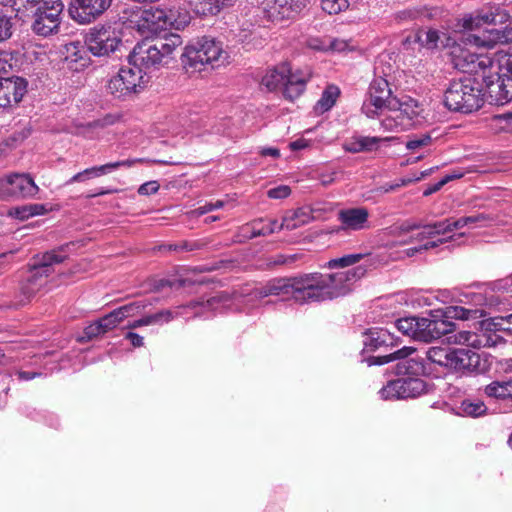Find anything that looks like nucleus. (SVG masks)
Returning <instances> with one entry per match:
<instances>
[{
    "label": "nucleus",
    "instance_id": "1",
    "mask_svg": "<svg viewBox=\"0 0 512 512\" xmlns=\"http://www.w3.org/2000/svg\"><path fill=\"white\" fill-rule=\"evenodd\" d=\"M365 273L362 267L335 273H301L294 276V302L304 305L347 295L351 285Z\"/></svg>",
    "mask_w": 512,
    "mask_h": 512
},
{
    "label": "nucleus",
    "instance_id": "2",
    "mask_svg": "<svg viewBox=\"0 0 512 512\" xmlns=\"http://www.w3.org/2000/svg\"><path fill=\"white\" fill-rule=\"evenodd\" d=\"M64 246L37 254L28 264L27 275L19 284V292L22 296L20 303L30 301L46 284L48 277L54 272L53 265L63 263L67 259L64 254Z\"/></svg>",
    "mask_w": 512,
    "mask_h": 512
},
{
    "label": "nucleus",
    "instance_id": "3",
    "mask_svg": "<svg viewBox=\"0 0 512 512\" xmlns=\"http://www.w3.org/2000/svg\"><path fill=\"white\" fill-rule=\"evenodd\" d=\"M484 94L476 78L453 80L445 91L444 104L450 111L472 113L484 104Z\"/></svg>",
    "mask_w": 512,
    "mask_h": 512
},
{
    "label": "nucleus",
    "instance_id": "4",
    "mask_svg": "<svg viewBox=\"0 0 512 512\" xmlns=\"http://www.w3.org/2000/svg\"><path fill=\"white\" fill-rule=\"evenodd\" d=\"M493 59V68L486 80L487 92L496 105L512 101V53L498 51Z\"/></svg>",
    "mask_w": 512,
    "mask_h": 512
},
{
    "label": "nucleus",
    "instance_id": "5",
    "mask_svg": "<svg viewBox=\"0 0 512 512\" xmlns=\"http://www.w3.org/2000/svg\"><path fill=\"white\" fill-rule=\"evenodd\" d=\"M223 55H226V52L221 44L213 38L204 36L185 48L181 62L185 71L193 74L200 72L205 65L219 67L224 63Z\"/></svg>",
    "mask_w": 512,
    "mask_h": 512
},
{
    "label": "nucleus",
    "instance_id": "6",
    "mask_svg": "<svg viewBox=\"0 0 512 512\" xmlns=\"http://www.w3.org/2000/svg\"><path fill=\"white\" fill-rule=\"evenodd\" d=\"M388 115L381 120V126L387 131H401L410 128L414 120L423 112L422 105L409 96L389 101Z\"/></svg>",
    "mask_w": 512,
    "mask_h": 512
},
{
    "label": "nucleus",
    "instance_id": "7",
    "mask_svg": "<svg viewBox=\"0 0 512 512\" xmlns=\"http://www.w3.org/2000/svg\"><path fill=\"white\" fill-rule=\"evenodd\" d=\"M421 333H419V341L431 342L437 340L442 336L448 335V341H453L458 344L475 345L476 334L470 331L456 332V324L448 319H429L422 318L420 324Z\"/></svg>",
    "mask_w": 512,
    "mask_h": 512
},
{
    "label": "nucleus",
    "instance_id": "8",
    "mask_svg": "<svg viewBox=\"0 0 512 512\" xmlns=\"http://www.w3.org/2000/svg\"><path fill=\"white\" fill-rule=\"evenodd\" d=\"M451 61L455 69L471 75H478L486 84L488 72L493 68V59L487 54H477L462 47H454Z\"/></svg>",
    "mask_w": 512,
    "mask_h": 512
},
{
    "label": "nucleus",
    "instance_id": "9",
    "mask_svg": "<svg viewBox=\"0 0 512 512\" xmlns=\"http://www.w3.org/2000/svg\"><path fill=\"white\" fill-rule=\"evenodd\" d=\"M64 5L61 0H42L33 10V31L42 36L56 32L60 25V16Z\"/></svg>",
    "mask_w": 512,
    "mask_h": 512
},
{
    "label": "nucleus",
    "instance_id": "10",
    "mask_svg": "<svg viewBox=\"0 0 512 512\" xmlns=\"http://www.w3.org/2000/svg\"><path fill=\"white\" fill-rule=\"evenodd\" d=\"M143 73L141 68L122 67L107 83V90L117 98H126L138 93L142 88Z\"/></svg>",
    "mask_w": 512,
    "mask_h": 512
},
{
    "label": "nucleus",
    "instance_id": "11",
    "mask_svg": "<svg viewBox=\"0 0 512 512\" xmlns=\"http://www.w3.org/2000/svg\"><path fill=\"white\" fill-rule=\"evenodd\" d=\"M426 390V383L420 378L404 377L389 381L380 391L383 399L415 398Z\"/></svg>",
    "mask_w": 512,
    "mask_h": 512
},
{
    "label": "nucleus",
    "instance_id": "12",
    "mask_svg": "<svg viewBox=\"0 0 512 512\" xmlns=\"http://www.w3.org/2000/svg\"><path fill=\"white\" fill-rule=\"evenodd\" d=\"M395 98L387 79L375 77L369 86L368 103H365L362 109L368 117H374L378 110L387 109L388 111L389 101Z\"/></svg>",
    "mask_w": 512,
    "mask_h": 512
},
{
    "label": "nucleus",
    "instance_id": "13",
    "mask_svg": "<svg viewBox=\"0 0 512 512\" xmlns=\"http://www.w3.org/2000/svg\"><path fill=\"white\" fill-rule=\"evenodd\" d=\"M121 40L114 30L100 27L92 28L85 38V44L95 56H105L114 52Z\"/></svg>",
    "mask_w": 512,
    "mask_h": 512
},
{
    "label": "nucleus",
    "instance_id": "14",
    "mask_svg": "<svg viewBox=\"0 0 512 512\" xmlns=\"http://www.w3.org/2000/svg\"><path fill=\"white\" fill-rule=\"evenodd\" d=\"M111 3L112 0H72L69 14L79 24H89L100 17Z\"/></svg>",
    "mask_w": 512,
    "mask_h": 512
},
{
    "label": "nucleus",
    "instance_id": "15",
    "mask_svg": "<svg viewBox=\"0 0 512 512\" xmlns=\"http://www.w3.org/2000/svg\"><path fill=\"white\" fill-rule=\"evenodd\" d=\"M37 192V185L25 174H13L0 180V193L3 197L26 198Z\"/></svg>",
    "mask_w": 512,
    "mask_h": 512
},
{
    "label": "nucleus",
    "instance_id": "16",
    "mask_svg": "<svg viewBox=\"0 0 512 512\" xmlns=\"http://www.w3.org/2000/svg\"><path fill=\"white\" fill-rule=\"evenodd\" d=\"M164 62L155 42L145 40L138 43L129 55V65L136 66L143 70L158 68Z\"/></svg>",
    "mask_w": 512,
    "mask_h": 512
},
{
    "label": "nucleus",
    "instance_id": "17",
    "mask_svg": "<svg viewBox=\"0 0 512 512\" xmlns=\"http://www.w3.org/2000/svg\"><path fill=\"white\" fill-rule=\"evenodd\" d=\"M448 369L462 374L479 372L482 370L480 355L468 348H452Z\"/></svg>",
    "mask_w": 512,
    "mask_h": 512
},
{
    "label": "nucleus",
    "instance_id": "18",
    "mask_svg": "<svg viewBox=\"0 0 512 512\" xmlns=\"http://www.w3.org/2000/svg\"><path fill=\"white\" fill-rule=\"evenodd\" d=\"M27 92V81L22 77L0 79V107L18 104Z\"/></svg>",
    "mask_w": 512,
    "mask_h": 512
},
{
    "label": "nucleus",
    "instance_id": "19",
    "mask_svg": "<svg viewBox=\"0 0 512 512\" xmlns=\"http://www.w3.org/2000/svg\"><path fill=\"white\" fill-rule=\"evenodd\" d=\"M294 276L277 277L267 281L263 286L256 290V295L260 298L268 296H281L284 299L294 301Z\"/></svg>",
    "mask_w": 512,
    "mask_h": 512
},
{
    "label": "nucleus",
    "instance_id": "20",
    "mask_svg": "<svg viewBox=\"0 0 512 512\" xmlns=\"http://www.w3.org/2000/svg\"><path fill=\"white\" fill-rule=\"evenodd\" d=\"M369 212L364 207L342 209L338 212V220L343 230H362L367 226Z\"/></svg>",
    "mask_w": 512,
    "mask_h": 512
},
{
    "label": "nucleus",
    "instance_id": "21",
    "mask_svg": "<svg viewBox=\"0 0 512 512\" xmlns=\"http://www.w3.org/2000/svg\"><path fill=\"white\" fill-rule=\"evenodd\" d=\"M311 77L310 73L301 71L290 72L284 82L283 96L285 99L294 101L299 98L306 89V84Z\"/></svg>",
    "mask_w": 512,
    "mask_h": 512
},
{
    "label": "nucleus",
    "instance_id": "22",
    "mask_svg": "<svg viewBox=\"0 0 512 512\" xmlns=\"http://www.w3.org/2000/svg\"><path fill=\"white\" fill-rule=\"evenodd\" d=\"M290 72V64L288 62H282L265 73L262 77L261 84L269 91H274L284 84Z\"/></svg>",
    "mask_w": 512,
    "mask_h": 512
},
{
    "label": "nucleus",
    "instance_id": "23",
    "mask_svg": "<svg viewBox=\"0 0 512 512\" xmlns=\"http://www.w3.org/2000/svg\"><path fill=\"white\" fill-rule=\"evenodd\" d=\"M174 315L171 310L165 309L158 311L154 314L145 315L140 319L134 320L127 324L128 329H136L142 326L149 325H161L163 323H168L173 320Z\"/></svg>",
    "mask_w": 512,
    "mask_h": 512
},
{
    "label": "nucleus",
    "instance_id": "24",
    "mask_svg": "<svg viewBox=\"0 0 512 512\" xmlns=\"http://www.w3.org/2000/svg\"><path fill=\"white\" fill-rule=\"evenodd\" d=\"M313 219L312 210L309 207H301L283 217V225L287 230H294L308 224Z\"/></svg>",
    "mask_w": 512,
    "mask_h": 512
},
{
    "label": "nucleus",
    "instance_id": "25",
    "mask_svg": "<svg viewBox=\"0 0 512 512\" xmlns=\"http://www.w3.org/2000/svg\"><path fill=\"white\" fill-rule=\"evenodd\" d=\"M484 394L497 400L512 399V379L491 382L484 387Z\"/></svg>",
    "mask_w": 512,
    "mask_h": 512
},
{
    "label": "nucleus",
    "instance_id": "26",
    "mask_svg": "<svg viewBox=\"0 0 512 512\" xmlns=\"http://www.w3.org/2000/svg\"><path fill=\"white\" fill-rule=\"evenodd\" d=\"M227 0H190L193 11L200 16L218 14L225 6Z\"/></svg>",
    "mask_w": 512,
    "mask_h": 512
},
{
    "label": "nucleus",
    "instance_id": "27",
    "mask_svg": "<svg viewBox=\"0 0 512 512\" xmlns=\"http://www.w3.org/2000/svg\"><path fill=\"white\" fill-rule=\"evenodd\" d=\"M389 137H369L360 136L355 138L350 144L346 146V149L353 153L372 151L377 148L380 142L389 141Z\"/></svg>",
    "mask_w": 512,
    "mask_h": 512
},
{
    "label": "nucleus",
    "instance_id": "28",
    "mask_svg": "<svg viewBox=\"0 0 512 512\" xmlns=\"http://www.w3.org/2000/svg\"><path fill=\"white\" fill-rule=\"evenodd\" d=\"M420 324H422V318L417 317H405L395 322V326L399 332L418 341L419 333H421Z\"/></svg>",
    "mask_w": 512,
    "mask_h": 512
},
{
    "label": "nucleus",
    "instance_id": "29",
    "mask_svg": "<svg viewBox=\"0 0 512 512\" xmlns=\"http://www.w3.org/2000/svg\"><path fill=\"white\" fill-rule=\"evenodd\" d=\"M241 230L247 239L273 234V229L266 228V222L264 219H257L251 223L245 224L242 226Z\"/></svg>",
    "mask_w": 512,
    "mask_h": 512
},
{
    "label": "nucleus",
    "instance_id": "30",
    "mask_svg": "<svg viewBox=\"0 0 512 512\" xmlns=\"http://www.w3.org/2000/svg\"><path fill=\"white\" fill-rule=\"evenodd\" d=\"M155 44L161 54L164 64H167L173 52L181 44V41L178 35H171L165 40H157Z\"/></svg>",
    "mask_w": 512,
    "mask_h": 512
},
{
    "label": "nucleus",
    "instance_id": "31",
    "mask_svg": "<svg viewBox=\"0 0 512 512\" xmlns=\"http://www.w3.org/2000/svg\"><path fill=\"white\" fill-rule=\"evenodd\" d=\"M106 174H108L106 164H103L100 166H93L90 168H86L81 172L76 173L68 180L67 183L73 184L76 182H85L92 178L100 177V176L106 175Z\"/></svg>",
    "mask_w": 512,
    "mask_h": 512
},
{
    "label": "nucleus",
    "instance_id": "32",
    "mask_svg": "<svg viewBox=\"0 0 512 512\" xmlns=\"http://www.w3.org/2000/svg\"><path fill=\"white\" fill-rule=\"evenodd\" d=\"M451 352L450 347H431L427 351V358L432 363L448 368Z\"/></svg>",
    "mask_w": 512,
    "mask_h": 512
},
{
    "label": "nucleus",
    "instance_id": "33",
    "mask_svg": "<svg viewBox=\"0 0 512 512\" xmlns=\"http://www.w3.org/2000/svg\"><path fill=\"white\" fill-rule=\"evenodd\" d=\"M12 8L20 18L32 17L33 10L42 3V0H11Z\"/></svg>",
    "mask_w": 512,
    "mask_h": 512
},
{
    "label": "nucleus",
    "instance_id": "34",
    "mask_svg": "<svg viewBox=\"0 0 512 512\" xmlns=\"http://www.w3.org/2000/svg\"><path fill=\"white\" fill-rule=\"evenodd\" d=\"M461 409L466 416L470 417H479L485 415L487 412V406L481 400H463Z\"/></svg>",
    "mask_w": 512,
    "mask_h": 512
},
{
    "label": "nucleus",
    "instance_id": "35",
    "mask_svg": "<svg viewBox=\"0 0 512 512\" xmlns=\"http://www.w3.org/2000/svg\"><path fill=\"white\" fill-rule=\"evenodd\" d=\"M495 7H491L487 10L478 11L477 14L466 21V27L472 28L473 26H480L482 24L494 25L495 24Z\"/></svg>",
    "mask_w": 512,
    "mask_h": 512
},
{
    "label": "nucleus",
    "instance_id": "36",
    "mask_svg": "<svg viewBox=\"0 0 512 512\" xmlns=\"http://www.w3.org/2000/svg\"><path fill=\"white\" fill-rule=\"evenodd\" d=\"M364 254L357 253V254H348L344 255L340 258H335L329 260L324 267L328 269H335V268H345L349 267L351 265H354L361 261L364 258Z\"/></svg>",
    "mask_w": 512,
    "mask_h": 512
},
{
    "label": "nucleus",
    "instance_id": "37",
    "mask_svg": "<svg viewBox=\"0 0 512 512\" xmlns=\"http://www.w3.org/2000/svg\"><path fill=\"white\" fill-rule=\"evenodd\" d=\"M339 89L338 87L336 86H328L322 93L321 95V98L318 100L317 102V106L322 110V111H328L329 109H331L338 96H339Z\"/></svg>",
    "mask_w": 512,
    "mask_h": 512
},
{
    "label": "nucleus",
    "instance_id": "38",
    "mask_svg": "<svg viewBox=\"0 0 512 512\" xmlns=\"http://www.w3.org/2000/svg\"><path fill=\"white\" fill-rule=\"evenodd\" d=\"M414 352H415V349L412 347H403V348L398 349L397 351L390 353L388 355L376 357L374 363L377 365H383V364H387V363L392 362L397 359L404 360V359L408 358Z\"/></svg>",
    "mask_w": 512,
    "mask_h": 512
},
{
    "label": "nucleus",
    "instance_id": "39",
    "mask_svg": "<svg viewBox=\"0 0 512 512\" xmlns=\"http://www.w3.org/2000/svg\"><path fill=\"white\" fill-rule=\"evenodd\" d=\"M147 304L143 301L131 302L129 304L123 305L121 307L116 308L118 314L124 320L127 317H134L140 314L145 308Z\"/></svg>",
    "mask_w": 512,
    "mask_h": 512
},
{
    "label": "nucleus",
    "instance_id": "40",
    "mask_svg": "<svg viewBox=\"0 0 512 512\" xmlns=\"http://www.w3.org/2000/svg\"><path fill=\"white\" fill-rule=\"evenodd\" d=\"M212 240L211 238L205 237L201 239L196 240H182L179 242L180 252L181 251H196V250H202L206 247H208L209 244H211Z\"/></svg>",
    "mask_w": 512,
    "mask_h": 512
},
{
    "label": "nucleus",
    "instance_id": "41",
    "mask_svg": "<svg viewBox=\"0 0 512 512\" xmlns=\"http://www.w3.org/2000/svg\"><path fill=\"white\" fill-rule=\"evenodd\" d=\"M321 7L326 13L338 14L349 7L348 0H321Z\"/></svg>",
    "mask_w": 512,
    "mask_h": 512
},
{
    "label": "nucleus",
    "instance_id": "42",
    "mask_svg": "<svg viewBox=\"0 0 512 512\" xmlns=\"http://www.w3.org/2000/svg\"><path fill=\"white\" fill-rule=\"evenodd\" d=\"M99 325L101 326L104 333L114 329L123 320L118 314L117 310L114 309L110 313L98 319Z\"/></svg>",
    "mask_w": 512,
    "mask_h": 512
},
{
    "label": "nucleus",
    "instance_id": "43",
    "mask_svg": "<svg viewBox=\"0 0 512 512\" xmlns=\"http://www.w3.org/2000/svg\"><path fill=\"white\" fill-rule=\"evenodd\" d=\"M432 143V138L429 134L415 136L406 142V148L410 151H416L421 147L428 146Z\"/></svg>",
    "mask_w": 512,
    "mask_h": 512
},
{
    "label": "nucleus",
    "instance_id": "44",
    "mask_svg": "<svg viewBox=\"0 0 512 512\" xmlns=\"http://www.w3.org/2000/svg\"><path fill=\"white\" fill-rule=\"evenodd\" d=\"M120 119V116L113 115V114H107L101 119L94 120L87 124V127L97 129V128H105L107 126H111L118 122Z\"/></svg>",
    "mask_w": 512,
    "mask_h": 512
},
{
    "label": "nucleus",
    "instance_id": "45",
    "mask_svg": "<svg viewBox=\"0 0 512 512\" xmlns=\"http://www.w3.org/2000/svg\"><path fill=\"white\" fill-rule=\"evenodd\" d=\"M490 325H492L496 331H505L512 334V313L506 317L494 319Z\"/></svg>",
    "mask_w": 512,
    "mask_h": 512
},
{
    "label": "nucleus",
    "instance_id": "46",
    "mask_svg": "<svg viewBox=\"0 0 512 512\" xmlns=\"http://www.w3.org/2000/svg\"><path fill=\"white\" fill-rule=\"evenodd\" d=\"M11 18L6 15H0V42L9 39L12 36Z\"/></svg>",
    "mask_w": 512,
    "mask_h": 512
},
{
    "label": "nucleus",
    "instance_id": "47",
    "mask_svg": "<svg viewBox=\"0 0 512 512\" xmlns=\"http://www.w3.org/2000/svg\"><path fill=\"white\" fill-rule=\"evenodd\" d=\"M105 334L99 325V321H95L84 328L82 340H92L93 338L98 337L99 335Z\"/></svg>",
    "mask_w": 512,
    "mask_h": 512
},
{
    "label": "nucleus",
    "instance_id": "48",
    "mask_svg": "<svg viewBox=\"0 0 512 512\" xmlns=\"http://www.w3.org/2000/svg\"><path fill=\"white\" fill-rule=\"evenodd\" d=\"M291 194V188L287 185H280L267 191V196L271 199H284Z\"/></svg>",
    "mask_w": 512,
    "mask_h": 512
},
{
    "label": "nucleus",
    "instance_id": "49",
    "mask_svg": "<svg viewBox=\"0 0 512 512\" xmlns=\"http://www.w3.org/2000/svg\"><path fill=\"white\" fill-rule=\"evenodd\" d=\"M296 259H297V255L286 256L283 254H278V255H275V256L269 258L267 266L274 267V266L285 265V264L294 262Z\"/></svg>",
    "mask_w": 512,
    "mask_h": 512
},
{
    "label": "nucleus",
    "instance_id": "50",
    "mask_svg": "<svg viewBox=\"0 0 512 512\" xmlns=\"http://www.w3.org/2000/svg\"><path fill=\"white\" fill-rule=\"evenodd\" d=\"M473 311L465 309L463 307H450L448 308L447 314H449L450 318H456L460 320H467L470 318V315ZM448 318V316L446 317Z\"/></svg>",
    "mask_w": 512,
    "mask_h": 512
},
{
    "label": "nucleus",
    "instance_id": "51",
    "mask_svg": "<svg viewBox=\"0 0 512 512\" xmlns=\"http://www.w3.org/2000/svg\"><path fill=\"white\" fill-rule=\"evenodd\" d=\"M376 334L377 336H375L374 333H371L364 342L365 348L369 351H374L385 343V340L381 339L379 333Z\"/></svg>",
    "mask_w": 512,
    "mask_h": 512
},
{
    "label": "nucleus",
    "instance_id": "52",
    "mask_svg": "<svg viewBox=\"0 0 512 512\" xmlns=\"http://www.w3.org/2000/svg\"><path fill=\"white\" fill-rule=\"evenodd\" d=\"M429 226H430L434 236L444 235V234L450 232L449 219L431 223V224H429Z\"/></svg>",
    "mask_w": 512,
    "mask_h": 512
},
{
    "label": "nucleus",
    "instance_id": "53",
    "mask_svg": "<svg viewBox=\"0 0 512 512\" xmlns=\"http://www.w3.org/2000/svg\"><path fill=\"white\" fill-rule=\"evenodd\" d=\"M143 162V159H127L123 161H116V162H110L106 163L107 171L110 173L112 170L118 169L120 167H131L135 163Z\"/></svg>",
    "mask_w": 512,
    "mask_h": 512
},
{
    "label": "nucleus",
    "instance_id": "54",
    "mask_svg": "<svg viewBox=\"0 0 512 512\" xmlns=\"http://www.w3.org/2000/svg\"><path fill=\"white\" fill-rule=\"evenodd\" d=\"M160 188V185L157 181H148L138 188V193L140 195H151L155 194Z\"/></svg>",
    "mask_w": 512,
    "mask_h": 512
},
{
    "label": "nucleus",
    "instance_id": "55",
    "mask_svg": "<svg viewBox=\"0 0 512 512\" xmlns=\"http://www.w3.org/2000/svg\"><path fill=\"white\" fill-rule=\"evenodd\" d=\"M153 253L180 252L179 243H165L152 248Z\"/></svg>",
    "mask_w": 512,
    "mask_h": 512
},
{
    "label": "nucleus",
    "instance_id": "56",
    "mask_svg": "<svg viewBox=\"0 0 512 512\" xmlns=\"http://www.w3.org/2000/svg\"><path fill=\"white\" fill-rule=\"evenodd\" d=\"M223 206L222 201H216L215 203H206L203 206L198 207L194 210V213L198 216L204 215L208 212H211L215 209L221 208Z\"/></svg>",
    "mask_w": 512,
    "mask_h": 512
},
{
    "label": "nucleus",
    "instance_id": "57",
    "mask_svg": "<svg viewBox=\"0 0 512 512\" xmlns=\"http://www.w3.org/2000/svg\"><path fill=\"white\" fill-rule=\"evenodd\" d=\"M420 229H422L421 232H419L415 237H411L409 242L412 240L422 241L426 238L434 237L429 224L422 225V227ZM406 243H408V241L403 242V244H406Z\"/></svg>",
    "mask_w": 512,
    "mask_h": 512
},
{
    "label": "nucleus",
    "instance_id": "58",
    "mask_svg": "<svg viewBox=\"0 0 512 512\" xmlns=\"http://www.w3.org/2000/svg\"><path fill=\"white\" fill-rule=\"evenodd\" d=\"M155 13L157 14V21H163L164 24L174 25V22H177L172 10L169 11V14H166L163 10H156Z\"/></svg>",
    "mask_w": 512,
    "mask_h": 512
},
{
    "label": "nucleus",
    "instance_id": "59",
    "mask_svg": "<svg viewBox=\"0 0 512 512\" xmlns=\"http://www.w3.org/2000/svg\"><path fill=\"white\" fill-rule=\"evenodd\" d=\"M509 18H510V15L507 11H505L499 7H495V17H494L495 24L494 25L506 24L509 21Z\"/></svg>",
    "mask_w": 512,
    "mask_h": 512
},
{
    "label": "nucleus",
    "instance_id": "60",
    "mask_svg": "<svg viewBox=\"0 0 512 512\" xmlns=\"http://www.w3.org/2000/svg\"><path fill=\"white\" fill-rule=\"evenodd\" d=\"M464 217H465L467 225L483 223V222L489 220V217L483 213L470 215V216H464Z\"/></svg>",
    "mask_w": 512,
    "mask_h": 512
},
{
    "label": "nucleus",
    "instance_id": "61",
    "mask_svg": "<svg viewBox=\"0 0 512 512\" xmlns=\"http://www.w3.org/2000/svg\"><path fill=\"white\" fill-rule=\"evenodd\" d=\"M421 227H422L421 223L406 221V222L402 223L398 229H399L400 233H409L413 230L420 229Z\"/></svg>",
    "mask_w": 512,
    "mask_h": 512
},
{
    "label": "nucleus",
    "instance_id": "62",
    "mask_svg": "<svg viewBox=\"0 0 512 512\" xmlns=\"http://www.w3.org/2000/svg\"><path fill=\"white\" fill-rule=\"evenodd\" d=\"M133 347H142L144 345L143 337L135 332H128L125 336Z\"/></svg>",
    "mask_w": 512,
    "mask_h": 512
},
{
    "label": "nucleus",
    "instance_id": "63",
    "mask_svg": "<svg viewBox=\"0 0 512 512\" xmlns=\"http://www.w3.org/2000/svg\"><path fill=\"white\" fill-rule=\"evenodd\" d=\"M12 70V64L8 60L0 55V79H5L4 75H7Z\"/></svg>",
    "mask_w": 512,
    "mask_h": 512
},
{
    "label": "nucleus",
    "instance_id": "64",
    "mask_svg": "<svg viewBox=\"0 0 512 512\" xmlns=\"http://www.w3.org/2000/svg\"><path fill=\"white\" fill-rule=\"evenodd\" d=\"M418 12L413 9L403 10L397 13V18L400 20H413L417 17Z\"/></svg>",
    "mask_w": 512,
    "mask_h": 512
}]
</instances>
